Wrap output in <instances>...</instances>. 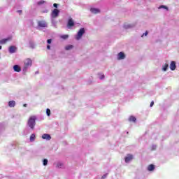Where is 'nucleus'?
I'll return each instance as SVG.
<instances>
[{
	"instance_id": "nucleus-1",
	"label": "nucleus",
	"mask_w": 179,
	"mask_h": 179,
	"mask_svg": "<svg viewBox=\"0 0 179 179\" xmlns=\"http://www.w3.org/2000/svg\"><path fill=\"white\" fill-rule=\"evenodd\" d=\"M36 120H37V117L32 115L29 117L27 122V125L33 131L34 127H36Z\"/></svg>"
},
{
	"instance_id": "nucleus-2",
	"label": "nucleus",
	"mask_w": 179,
	"mask_h": 179,
	"mask_svg": "<svg viewBox=\"0 0 179 179\" xmlns=\"http://www.w3.org/2000/svg\"><path fill=\"white\" fill-rule=\"evenodd\" d=\"M32 64L33 61H31V59H27L24 62V66L22 68L23 72H27V70L31 66Z\"/></svg>"
},
{
	"instance_id": "nucleus-3",
	"label": "nucleus",
	"mask_w": 179,
	"mask_h": 179,
	"mask_svg": "<svg viewBox=\"0 0 179 179\" xmlns=\"http://www.w3.org/2000/svg\"><path fill=\"white\" fill-rule=\"evenodd\" d=\"M85 33V28H81L77 33L76 36V39L80 40L83 36V34Z\"/></svg>"
},
{
	"instance_id": "nucleus-4",
	"label": "nucleus",
	"mask_w": 179,
	"mask_h": 179,
	"mask_svg": "<svg viewBox=\"0 0 179 179\" xmlns=\"http://www.w3.org/2000/svg\"><path fill=\"white\" fill-rule=\"evenodd\" d=\"M59 16V10L55 8L51 13V19H55Z\"/></svg>"
},
{
	"instance_id": "nucleus-5",
	"label": "nucleus",
	"mask_w": 179,
	"mask_h": 179,
	"mask_svg": "<svg viewBox=\"0 0 179 179\" xmlns=\"http://www.w3.org/2000/svg\"><path fill=\"white\" fill-rule=\"evenodd\" d=\"M48 24L45 22L44 20L38 21V27H47Z\"/></svg>"
},
{
	"instance_id": "nucleus-6",
	"label": "nucleus",
	"mask_w": 179,
	"mask_h": 179,
	"mask_svg": "<svg viewBox=\"0 0 179 179\" xmlns=\"http://www.w3.org/2000/svg\"><path fill=\"white\" fill-rule=\"evenodd\" d=\"M75 26V22H73V20L72 18H69L67 23V27L69 29H71V27H73Z\"/></svg>"
},
{
	"instance_id": "nucleus-7",
	"label": "nucleus",
	"mask_w": 179,
	"mask_h": 179,
	"mask_svg": "<svg viewBox=\"0 0 179 179\" xmlns=\"http://www.w3.org/2000/svg\"><path fill=\"white\" fill-rule=\"evenodd\" d=\"M17 50V48H16V46L11 45L8 48V52H10V54H15Z\"/></svg>"
},
{
	"instance_id": "nucleus-8",
	"label": "nucleus",
	"mask_w": 179,
	"mask_h": 179,
	"mask_svg": "<svg viewBox=\"0 0 179 179\" xmlns=\"http://www.w3.org/2000/svg\"><path fill=\"white\" fill-rule=\"evenodd\" d=\"M12 40V37H8L6 38H3L0 40V44H6L8 41H10Z\"/></svg>"
},
{
	"instance_id": "nucleus-9",
	"label": "nucleus",
	"mask_w": 179,
	"mask_h": 179,
	"mask_svg": "<svg viewBox=\"0 0 179 179\" xmlns=\"http://www.w3.org/2000/svg\"><path fill=\"white\" fill-rule=\"evenodd\" d=\"M42 139H45V141H51V136L48 134H44L42 135Z\"/></svg>"
},
{
	"instance_id": "nucleus-10",
	"label": "nucleus",
	"mask_w": 179,
	"mask_h": 179,
	"mask_svg": "<svg viewBox=\"0 0 179 179\" xmlns=\"http://www.w3.org/2000/svg\"><path fill=\"white\" fill-rule=\"evenodd\" d=\"M176 68H177V66L176 65V62L171 61L170 64L171 71H176Z\"/></svg>"
},
{
	"instance_id": "nucleus-11",
	"label": "nucleus",
	"mask_w": 179,
	"mask_h": 179,
	"mask_svg": "<svg viewBox=\"0 0 179 179\" xmlns=\"http://www.w3.org/2000/svg\"><path fill=\"white\" fill-rule=\"evenodd\" d=\"M132 159H134V156L129 155H127L125 158V163H129V162H131L132 160Z\"/></svg>"
},
{
	"instance_id": "nucleus-12",
	"label": "nucleus",
	"mask_w": 179,
	"mask_h": 179,
	"mask_svg": "<svg viewBox=\"0 0 179 179\" xmlns=\"http://www.w3.org/2000/svg\"><path fill=\"white\" fill-rule=\"evenodd\" d=\"M56 167L57 169H65V165H64V164L61 162H58L56 164Z\"/></svg>"
},
{
	"instance_id": "nucleus-13",
	"label": "nucleus",
	"mask_w": 179,
	"mask_h": 179,
	"mask_svg": "<svg viewBox=\"0 0 179 179\" xmlns=\"http://www.w3.org/2000/svg\"><path fill=\"white\" fill-rule=\"evenodd\" d=\"M90 11L92 12V13H94V15H97V13H100V10L99 8H92L90 9Z\"/></svg>"
},
{
	"instance_id": "nucleus-14",
	"label": "nucleus",
	"mask_w": 179,
	"mask_h": 179,
	"mask_svg": "<svg viewBox=\"0 0 179 179\" xmlns=\"http://www.w3.org/2000/svg\"><path fill=\"white\" fill-rule=\"evenodd\" d=\"M124 58H125V54H124V52H120V53H118L117 59H124Z\"/></svg>"
},
{
	"instance_id": "nucleus-15",
	"label": "nucleus",
	"mask_w": 179,
	"mask_h": 179,
	"mask_svg": "<svg viewBox=\"0 0 179 179\" xmlns=\"http://www.w3.org/2000/svg\"><path fill=\"white\" fill-rule=\"evenodd\" d=\"M13 70L15 71V72H20V71H22V69L19 65H14Z\"/></svg>"
},
{
	"instance_id": "nucleus-16",
	"label": "nucleus",
	"mask_w": 179,
	"mask_h": 179,
	"mask_svg": "<svg viewBox=\"0 0 179 179\" xmlns=\"http://www.w3.org/2000/svg\"><path fill=\"white\" fill-rule=\"evenodd\" d=\"M15 106H16V101H10L8 102V106L9 107L13 108V107H15Z\"/></svg>"
},
{
	"instance_id": "nucleus-17",
	"label": "nucleus",
	"mask_w": 179,
	"mask_h": 179,
	"mask_svg": "<svg viewBox=\"0 0 179 179\" xmlns=\"http://www.w3.org/2000/svg\"><path fill=\"white\" fill-rule=\"evenodd\" d=\"M167 69H169V64H165L162 66V71H164V72H166Z\"/></svg>"
},
{
	"instance_id": "nucleus-18",
	"label": "nucleus",
	"mask_w": 179,
	"mask_h": 179,
	"mask_svg": "<svg viewBox=\"0 0 179 179\" xmlns=\"http://www.w3.org/2000/svg\"><path fill=\"white\" fill-rule=\"evenodd\" d=\"M30 142H34V141H36V134H32L31 136H30Z\"/></svg>"
},
{
	"instance_id": "nucleus-19",
	"label": "nucleus",
	"mask_w": 179,
	"mask_h": 179,
	"mask_svg": "<svg viewBox=\"0 0 179 179\" xmlns=\"http://www.w3.org/2000/svg\"><path fill=\"white\" fill-rule=\"evenodd\" d=\"M148 171H153V170H155V165L153 164L149 165L148 167Z\"/></svg>"
},
{
	"instance_id": "nucleus-20",
	"label": "nucleus",
	"mask_w": 179,
	"mask_h": 179,
	"mask_svg": "<svg viewBox=\"0 0 179 179\" xmlns=\"http://www.w3.org/2000/svg\"><path fill=\"white\" fill-rule=\"evenodd\" d=\"M129 121H130V122H136V117H135L134 116H130L129 118Z\"/></svg>"
},
{
	"instance_id": "nucleus-21",
	"label": "nucleus",
	"mask_w": 179,
	"mask_h": 179,
	"mask_svg": "<svg viewBox=\"0 0 179 179\" xmlns=\"http://www.w3.org/2000/svg\"><path fill=\"white\" fill-rule=\"evenodd\" d=\"M72 48H73V45H69L65 47L66 51H69V50H72Z\"/></svg>"
},
{
	"instance_id": "nucleus-22",
	"label": "nucleus",
	"mask_w": 179,
	"mask_h": 179,
	"mask_svg": "<svg viewBox=\"0 0 179 179\" xmlns=\"http://www.w3.org/2000/svg\"><path fill=\"white\" fill-rule=\"evenodd\" d=\"M29 47L31 48H36V44L34 42H29Z\"/></svg>"
},
{
	"instance_id": "nucleus-23",
	"label": "nucleus",
	"mask_w": 179,
	"mask_h": 179,
	"mask_svg": "<svg viewBox=\"0 0 179 179\" xmlns=\"http://www.w3.org/2000/svg\"><path fill=\"white\" fill-rule=\"evenodd\" d=\"M47 164H48V159H44L43 160V166H47Z\"/></svg>"
},
{
	"instance_id": "nucleus-24",
	"label": "nucleus",
	"mask_w": 179,
	"mask_h": 179,
	"mask_svg": "<svg viewBox=\"0 0 179 179\" xmlns=\"http://www.w3.org/2000/svg\"><path fill=\"white\" fill-rule=\"evenodd\" d=\"M69 35H62L60 36L61 38H62L63 40H66V38H69Z\"/></svg>"
},
{
	"instance_id": "nucleus-25",
	"label": "nucleus",
	"mask_w": 179,
	"mask_h": 179,
	"mask_svg": "<svg viewBox=\"0 0 179 179\" xmlns=\"http://www.w3.org/2000/svg\"><path fill=\"white\" fill-rule=\"evenodd\" d=\"M46 114H47L48 117H50L51 115V110H50L49 108H47Z\"/></svg>"
},
{
	"instance_id": "nucleus-26",
	"label": "nucleus",
	"mask_w": 179,
	"mask_h": 179,
	"mask_svg": "<svg viewBox=\"0 0 179 179\" xmlns=\"http://www.w3.org/2000/svg\"><path fill=\"white\" fill-rule=\"evenodd\" d=\"M159 9H166L167 10H169V8L166 6H161L159 7Z\"/></svg>"
},
{
	"instance_id": "nucleus-27",
	"label": "nucleus",
	"mask_w": 179,
	"mask_h": 179,
	"mask_svg": "<svg viewBox=\"0 0 179 179\" xmlns=\"http://www.w3.org/2000/svg\"><path fill=\"white\" fill-rule=\"evenodd\" d=\"M131 27H132V25H131V24H126V25H124V28L125 29H129Z\"/></svg>"
},
{
	"instance_id": "nucleus-28",
	"label": "nucleus",
	"mask_w": 179,
	"mask_h": 179,
	"mask_svg": "<svg viewBox=\"0 0 179 179\" xmlns=\"http://www.w3.org/2000/svg\"><path fill=\"white\" fill-rule=\"evenodd\" d=\"M45 3V1L41 0V1L38 2V5H43V3Z\"/></svg>"
},
{
	"instance_id": "nucleus-29",
	"label": "nucleus",
	"mask_w": 179,
	"mask_h": 179,
	"mask_svg": "<svg viewBox=\"0 0 179 179\" xmlns=\"http://www.w3.org/2000/svg\"><path fill=\"white\" fill-rule=\"evenodd\" d=\"M107 176H108V173H105V174L101 177V179H106V178H107Z\"/></svg>"
},
{
	"instance_id": "nucleus-30",
	"label": "nucleus",
	"mask_w": 179,
	"mask_h": 179,
	"mask_svg": "<svg viewBox=\"0 0 179 179\" xmlns=\"http://www.w3.org/2000/svg\"><path fill=\"white\" fill-rule=\"evenodd\" d=\"M156 148H157V146L156 145H153L152 146V150H156Z\"/></svg>"
},
{
	"instance_id": "nucleus-31",
	"label": "nucleus",
	"mask_w": 179,
	"mask_h": 179,
	"mask_svg": "<svg viewBox=\"0 0 179 179\" xmlns=\"http://www.w3.org/2000/svg\"><path fill=\"white\" fill-rule=\"evenodd\" d=\"M47 43L48 44H51V43H52V39H48Z\"/></svg>"
},
{
	"instance_id": "nucleus-32",
	"label": "nucleus",
	"mask_w": 179,
	"mask_h": 179,
	"mask_svg": "<svg viewBox=\"0 0 179 179\" xmlns=\"http://www.w3.org/2000/svg\"><path fill=\"white\" fill-rule=\"evenodd\" d=\"M148 31H146L145 33L143 34L141 37H143L144 36H148Z\"/></svg>"
},
{
	"instance_id": "nucleus-33",
	"label": "nucleus",
	"mask_w": 179,
	"mask_h": 179,
	"mask_svg": "<svg viewBox=\"0 0 179 179\" xmlns=\"http://www.w3.org/2000/svg\"><path fill=\"white\" fill-rule=\"evenodd\" d=\"M154 105H155V101H152L150 103V107H153Z\"/></svg>"
},
{
	"instance_id": "nucleus-34",
	"label": "nucleus",
	"mask_w": 179,
	"mask_h": 179,
	"mask_svg": "<svg viewBox=\"0 0 179 179\" xmlns=\"http://www.w3.org/2000/svg\"><path fill=\"white\" fill-rule=\"evenodd\" d=\"M99 79H101V80L104 79V75H101V76L99 77Z\"/></svg>"
},
{
	"instance_id": "nucleus-35",
	"label": "nucleus",
	"mask_w": 179,
	"mask_h": 179,
	"mask_svg": "<svg viewBox=\"0 0 179 179\" xmlns=\"http://www.w3.org/2000/svg\"><path fill=\"white\" fill-rule=\"evenodd\" d=\"M53 6H54V8H58V4L54 3V4H53Z\"/></svg>"
},
{
	"instance_id": "nucleus-36",
	"label": "nucleus",
	"mask_w": 179,
	"mask_h": 179,
	"mask_svg": "<svg viewBox=\"0 0 179 179\" xmlns=\"http://www.w3.org/2000/svg\"><path fill=\"white\" fill-rule=\"evenodd\" d=\"M51 20H52V23L54 24H55V20H54V18H51Z\"/></svg>"
},
{
	"instance_id": "nucleus-37",
	"label": "nucleus",
	"mask_w": 179,
	"mask_h": 179,
	"mask_svg": "<svg viewBox=\"0 0 179 179\" xmlns=\"http://www.w3.org/2000/svg\"><path fill=\"white\" fill-rule=\"evenodd\" d=\"M47 49H48V50H51V46H50V45H47Z\"/></svg>"
},
{
	"instance_id": "nucleus-38",
	"label": "nucleus",
	"mask_w": 179,
	"mask_h": 179,
	"mask_svg": "<svg viewBox=\"0 0 179 179\" xmlns=\"http://www.w3.org/2000/svg\"><path fill=\"white\" fill-rule=\"evenodd\" d=\"M43 13H48V10H45L43 11Z\"/></svg>"
},
{
	"instance_id": "nucleus-39",
	"label": "nucleus",
	"mask_w": 179,
	"mask_h": 179,
	"mask_svg": "<svg viewBox=\"0 0 179 179\" xmlns=\"http://www.w3.org/2000/svg\"><path fill=\"white\" fill-rule=\"evenodd\" d=\"M17 13H22V10H17Z\"/></svg>"
},
{
	"instance_id": "nucleus-40",
	"label": "nucleus",
	"mask_w": 179,
	"mask_h": 179,
	"mask_svg": "<svg viewBox=\"0 0 179 179\" xmlns=\"http://www.w3.org/2000/svg\"><path fill=\"white\" fill-rule=\"evenodd\" d=\"M23 106H24V107H27V104L24 103V104L23 105Z\"/></svg>"
},
{
	"instance_id": "nucleus-41",
	"label": "nucleus",
	"mask_w": 179,
	"mask_h": 179,
	"mask_svg": "<svg viewBox=\"0 0 179 179\" xmlns=\"http://www.w3.org/2000/svg\"><path fill=\"white\" fill-rule=\"evenodd\" d=\"M0 50H2V46L0 45Z\"/></svg>"
}]
</instances>
